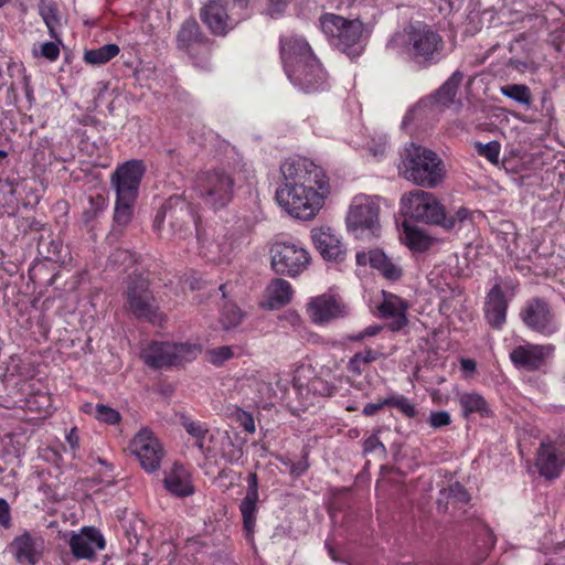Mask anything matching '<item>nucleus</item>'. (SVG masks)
<instances>
[{"mask_svg":"<svg viewBox=\"0 0 565 565\" xmlns=\"http://www.w3.org/2000/svg\"><path fill=\"white\" fill-rule=\"evenodd\" d=\"M403 215L428 225H436L446 232H458L468 222H472L473 211L460 206L454 214L447 215L445 206L437 196L424 190L405 193L401 199Z\"/></svg>","mask_w":565,"mask_h":565,"instance_id":"obj_1","label":"nucleus"},{"mask_svg":"<svg viewBox=\"0 0 565 565\" xmlns=\"http://www.w3.org/2000/svg\"><path fill=\"white\" fill-rule=\"evenodd\" d=\"M398 169L406 180L426 188H436L446 175L441 158L433 150L414 142L404 148Z\"/></svg>","mask_w":565,"mask_h":565,"instance_id":"obj_2","label":"nucleus"},{"mask_svg":"<svg viewBox=\"0 0 565 565\" xmlns=\"http://www.w3.org/2000/svg\"><path fill=\"white\" fill-rule=\"evenodd\" d=\"M239 182L241 179L234 169L215 168L198 173L194 191L203 204L217 211L233 201L235 189Z\"/></svg>","mask_w":565,"mask_h":565,"instance_id":"obj_3","label":"nucleus"},{"mask_svg":"<svg viewBox=\"0 0 565 565\" xmlns=\"http://www.w3.org/2000/svg\"><path fill=\"white\" fill-rule=\"evenodd\" d=\"M404 49L408 58L422 68L439 63L445 50L443 36L425 23L411 24L405 29Z\"/></svg>","mask_w":565,"mask_h":565,"instance_id":"obj_4","label":"nucleus"},{"mask_svg":"<svg viewBox=\"0 0 565 565\" xmlns=\"http://www.w3.org/2000/svg\"><path fill=\"white\" fill-rule=\"evenodd\" d=\"M321 31L332 45L351 58L363 52V23L360 20H348L334 13H324L319 19Z\"/></svg>","mask_w":565,"mask_h":565,"instance_id":"obj_5","label":"nucleus"},{"mask_svg":"<svg viewBox=\"0 0 565 565\" xmlns=\"http://www.w3.org/2000/svg\"><path fill=\"white\" fill-rule=\"evenodd\" d=\"M284 182L279 188H305L330 192L329 179L323 169L308 158L287 159L280 167Z\"/></svg>","mask_w":565,"mask_h":565,"instance_id":"obj_6","label":"nucleus"},{"mask_svg":"<svg viewBox=\"0 0 565 565\" xmlns=\"http://www.w3.org/2000/svg\"><path fill=\"white\" fill-rule=\"evenodd\" d=\"M381 198L365 194L355 195L349 206L345 224L355 236L379 237L381 232Z\"/></svg>","mask_w":565,"mask_h":565,"instance_id":"obj_7","label":"nucleus"},{"mask_svg":"<svg viewBox=\"0 0 565 565\" xmlns=\"http://www.w3.org/2000/svg\"><path fill=\"white\" fill-rule=\"evenodd\" d=\"M330 192L306 190L305 188H278L276 200L292 217L311 220L322 209Z\"/></svg>","mask_w":565,"mask_h":565,"instance_id":"obj_8","label":"nucleus"},{"mask_svg":"<svg viewBox=\"0 0 565 565\" xmlns=\"http://www.w3.org/2000/svg\"><path fill=\"white\" fill-rule=\"evenodd\" d=\"M200 353L194 343L152 342L141 351V359L151 369H163L193 361Z\"/></svg>","mask_w":565,"mask_h":565,"instance_id":"obj_9","label":"nucleus"},{"mask_svg":"<svg viewBox=\"0 0 565 565\" xmlns=\"http://www.w3.org/2000/svg\"><path fill=\"white\" fill-rule=\"evenodd\" d=\"M124 308L138 320L156 322L160 318L159 305L150 290L149 281L141 277H131L124 294Z\"/></svg>","mask_w":565,"mask_h":565,"instance_id":"obj_10","label":"nucleus"},{"mask_svg":"<svg viewBox=\"0 0 565 565\" xmlns=\"http://www.w3.org/2000/svg\"><path fill=\"white\" fill-rule=\"evenodd\" d=\"M271 267L279 275L296 277L310 264L308 250L296 242H275L270 248Z\"/></svg>","mask_w":565,"mask_h":565,"instance_id":"obj_11","label":"nucleus"},{"mask_svg":"<svg viewBox=\"0 0 565 565\" xmlns=\"http://www.w3.org/2000/svg\"><path fill=\"white\" fill-rule=\"evenodd\" d=\"M130 450L147 472H152L160 468L164 451L159 440L148 428L140 429L132 438Z\"/></svg>","mask_w":565,"mask_h":565,"instance_id":"obj_12","label":"nucleus"},{"mask_svg":"<svg viewBox=\"0 0 565 565\" xmlns=\"http://www.w3.org/2000/svg\"><path fill=\"white\" fill-rule=\"evenodd\" d=\"M143 173L145 164L141 160H130L120 164L111 174L116 196L136 200Z\"/></svg>","mask_w":565,"mask_h":565,"instance_id":"obj_13","label":"nucleus"},{"mask_svg":"<svg viewBox=\"0 0 565 565\" xmlns=\"http://www.w3.org/2000/svg\"><path fill=\"white\" fill-rule=\"evenodd\" d=\"M286 74L296 87L307 94L323 90L328 86L327 72L317 57Z\"/></svg>","mask_w":565,"mask_h":565,"instance_id":"obj_14","label":"nucleus"},{"mask_svg":"<svg viewBox=\"0 0 565 565\" xmlns=\"http://www.w3.org/2000/svg\"><path fill=\"white\" fill-rule=\"evenodd\" d=\"M553 344H534L526 342L515 347L510 352V360L518 369L535 372L546 365L547 360L554 354Z\"/></svg>","mask_w":565,"mask_h":565,"instance_id":"obj_15","label":"nucleus"},{"mask_svg":"<svg viewBox=\"0 0 565 565\" xmlns=\"http://www.w3.org/2000/svg\"><path fill=\"white\" fill-rule=\"evenodd\" d=\"M523 323L534 332L550 335L557 330L550 305L541 299L529 300L520 312Z\"/></svg>","mask_w":565,"mask_h":565,"instance_id":"obj_16","label":"nucleus"},{"mask_svg":"<svg viewBox=\"0 0 565 565\" xmlns=\"http://www.w3.org/2000/svg\"><path fill=\"white\" fill-rule=\"evenodd\" d=\"M565 466V448L562 444L544 439L536 452L535 467L540 475L548 480L561 475Z\"/></svg>","mask_w":565,"mask_h":565,"instance_id":"obj_17","label":"nucleus"},{"mask_svg":"<svg viewBox=\"0 0 565 565\" xmlns=\"http://www.w3.org/2000/svg\"><path fill=\"white\" fill-rule=\"evenodd\" d=\"M68 544L76 559L90 561L97 551L105 548L106 542L100 531L93 526H85L78 533H72Z\"/></svg>","mask_w":565,"mask_h":565,"instance_id":"obj_18","label":"nucleus"},{"mask_svg":"<svg viewBox=\"0 0 565 565\" xmlns=\"http://www.w3.org/2000/svg\"><path fill=\"white\" fill-rule=\"evenodd\" d=\"M307 310L311 321L317 324H323L347 315L345 305L332 295H321L311 299Z\"/></svg>","mask_w":565,"mask_h":565,"instance_id":"obj_19","label":"nucleus"},{"mask_svg":"<svg viewBox=\"0 0 565 565\" xmlns=\"http://www.w3.org/2000/svg\"><path fill=\"white\" fill-rule=\"evenodd\" d=\"M280 57L285 72L288 73L291 68L315 58L316 55L305 39L291 35L280 39Z\"/></svg>","mask_w":565,"mask_h":565,"instance_id":"obj_20","label":"nucleus"},{"mask_svg":"<svg viewBox=\"0 0 565 565\" xmlns=\"http://www.w3.org/2000/svg\"><path fill=\"white\" fill-rule=\"evenodd\" d=\"M311 239L315 247L326 260L341 262L345 255V248L330 227H319L311 231Z\"/></svg>","mask_w":565,"mask_h":565,"instance_id":"obj_21","label":"nucleus"},{"mask_svg":"<svg viewBox=\"0 0 565 565\" xmlns=\"http://www.w3.org/2000/svg\"><path fill=\"white\" fill-rule=\"evenodd\" d=\"M200 17L214 35L224 36L234 28L225 6L220 0H210L201 9Z\"/></svg>","mask_w":565,"mask_h":565,"instance_id":"obj_22","label":"nucleus"},{"mask_svg":"<svg viewBox=\"0 0 565 565\" xmlns=\"http://www.w3.org/2000/svg\"><path fill=\"white\" fill-rule=\"evenodd\" d=\"M9 551L18 563L35 565L42 557V540L24 531L13 539L9 545Z\"/></svg>","mask_w":565,"mask_h":565,"instance_id":"obj_23","label":"nucleus"},{"mask_svg":"<svg viewBox=\"0 0 565 565\" xmlns=\"http://www.w3.org/2000/svg\"><path fill=\"white\" fill-rule=\"evenodd\" d=\"M355 258L358 265L364 266L370 264L371 267L377 269L386 279L398 280L403 275L401 266L394 263L380 249L358 252Z\"/></svg>","mask_w":565,"mask_h":565,"instance_id":"obj_24","label":"nucleus"},{"mask_svg":"<svg viewBox=\"0 0 565 565\" xmlns=\"http://www.w3.org/2000/svg\"><path fill=\"white\" fill-rule=\"evenodd\" d=\"M507 310L508 300L504 297L501 285L497 282L486 297L484 317L492 328L500 329L505 322Z\"/></svg>","mask_w":565,"mask_h":565,"instance_id":"obj_25","label":"nucleus"},{"mask_svg":"<svg viewBox=\"0 0 565 565\" xmlns=\"http://www.w3.org/2000/svg\"><path fill=\"white\" fill-rule=\"evenodd\" d=\"M247 492L239 504V511L243 518L244 529L253 533L256 523L257 501H258V479L256 472L247 476Z\"/></svg>","mask_w":565,"mask_h":565,"instance_id":"obj_26","label":"nucleus"},{"mask_svg":"<svg viewBox=\"0 0 565 565\" xmlns=\"http://www.w3.org/2000/svg\"><path fill=\"white\" fill-rule=\"evenodd\" d=\"M408 303L402 298L384 292L383 302L379 306V311L383 318H392L390 327L393 331L402 330L407 323L406 310Z\"/></svg>","mask_w":565,"mask_h":565,"instance_id":"obj_27","label":"nucleus"},{"mask_svg":"<svg viewBox=\"0 0 565 565\" xmlns=\"http://www.w3.org/2000/svg\"><path fill=\"white\" fill-rule=\"evenodd\" d=\"M211 41L206 39L195 21H185L178 33V46L182 50L192 51L195 45H202L211 50Z\"/></svg>","mask_w":565,"mask_h":565,"instance_id":"obj_28","label":"nucleus"},{"mask_svg":"<svg viewBox=\"0 0 565 565\" xmlns=\"http://www.w3.org/2000/svg\"><path fill=\"white\" fill-rule=\"evenodd\" d=\"M163 482L166 489L177 497H188L194 492L191 477L182 466L175 465Z\"/></svg>","mask_w":565,"mask_h":565,"instance_id":"obj_29","label":"nucleus"},{"mask_svg":"<svg viewBox=\"0 0 565 565\" xmlns=\"http://www.w3.org/2000/svg\"><path fill=\"white\" fill-rule=\"evenodd\" d=\"M458 402L461 408V414L465 418H469L472 414H478L480 417L492 416V411L489 407L488 402L479 393H462L458 396Z\"/></svg>","mask_w":565,"mask_h":565,"instance_id":"obj_30","label":"nucleus"},{"mask_svg":"<svg viewBox=\"0 0 565 565\" xmlns=\"http://www.w3.org/2000/svg\"><path fill=\"white\" fill-rule=\"evenodd\" d=\"M292 294V287L287 280L282 278H275L266 288L269 309H279L289 303Z\"/></svg>","mask_w":565,"mask_h":565,"instance_id":"obj_31","label":"nucleus"},{"mask_svg":"<svg viewBox=\"0 0 565 565\" xmlns=\"http://www.w3.org/2000/svg\"><path fill=\"white\" fill-rule=\"evenodd\" d=\"M404 242L414 252L428 250L436 239L429 236L424 230L403 222Z\"/></svg>","mask_w":565,"mask_h":565,"instance_id":"obj_32","label":"nucleus"},{"mask_svg":"<svg viewBox=\"0 0 565 565\" xmlns=\"http://www.w3.org/2000/svg\"><path fill=\"white\" fill-rule=\"evenodd\" d=\"M163 214L164 216L167 214L169 216L172 234L180 238H184L186 232L190 231L191 223L194 222V216L191 211L181 203L180 209H164Z\"/></svg>","mask_w":565,"mask_h":565,"instance_id":"obj_33","label":"nucleus"},{"mask_svg":"<svg viewBox=\"0 0 565 565\" xmlns=\"http://www.w3.org/2000/svg\"><path fill=\"white\" fill-rule=\"evenodd\" d=\"M199 242L200 253L203 255V257L212 263L223 262L231 250V244L224 236L221 241L202 239L201 236H199Z\"/></svg>","mask_w":565,"mask_h":565,"instance_id":"obj_34","label":"nucleus"},{"mask_svg":"<svg viewBox=\"0 0 565 565\" xmlns=\"http://www.w3.org/2000/svg\"><path fill=\"white\" fill-rule=\"evenodd\" d=\"M120 49L115 43L105 44L98 49L87 50L84 53V61L90 65H103L117 56Z\"/></svg>","mask_w":565,"mask_h":565,"instance_id":"obj_35","label":"nucleus"},{"mask_svg":"<svg viewBox=\"0 0 565 565\" xmlns=\"http://www.w3.org/2000/svg\"><path fill=\"white\" fill-rule=\"evenodd\" d=\"M500 93L521 104L525 107H530L532 104V93L529 86L524 84H507L500 87Z\"/></svg>","mask_w":565,"mask_h":565,"instance_id":"obj_36","label":"nucleus"},{"mask_svg":"<svg viewBox=\"0 0 565 565\" xmlns=\"http://www.w3.org/2000/svg\"><path fill=\"white\" fill-rule=\"evenodd\" d=\"M462 73L456 71L444 83L436 94L437 102L441 105L450 104L458 90V87L462 81Z\"/></svg>","mask_w":565,"mask_h":565,"instance_id":"obj_37","label":"nucleus"},{"mask_svg":"<svg viewBox=\"0 0 565 565\" xmlns=\"http://www.w3.org/2000/svg\"><path fill=\"white\" fill-rule=\"evenodd\" d=\"M135 201L136 200H124L122 198L116 196L114 214L115 227L113 233H115L116 227H125L131 221Z\"/></svg>","mask_w":565,"mask_h":565,"instance_id":"obj_38","label":"nucleus"},{"mask_svg":"<svg viewBox=\"0 0 565 565\" xmlns=\"http://www.w3.org/2000/svg\"><path fill=\"white\" fill-rule=\"evenodd\" d=\"M40 15L49 29L53 39H58L57 29L61 26L57 7L54 3H43L40 6Z\"/></svg>","mask_w":565,"mask_h":565,"instance_id":"obj_39","label":"nucleus"},{"mask_svg":"<svg viewBox=\"0 0 565 565\" xmlns=\"http://www.w3.org/2000/svg\"><path fill=\"white\" fill-rule=\"evenodd\" d=\"M243 319V313L236 305H225L221 315V323L225 330L237 327Z\"/></svg>","mask_w":565,"mask_h":565,"instance_id":"obj_40","label":"nucleus"},{"mask_svg":"<svg viewBox=\"0 0 565 565\" xmlns=\"http://www.w3.org/2000/svg\"><path fill=\"white\" fill-rule=\"evenodd\" d=\"M385 403H388V406L395 407L398 409L404 416L408 418H414L417 415V409L415 405L403 395H394L385 398Z\"/></svg>","mask_w":565,"mask_h":565,"instance_id":"obj_41","label":"nucleus"},{"mask_svg":"<svg viewBox=\"0 0 565 565\" xmlns=\"http://www.w3.org/2000/svg\"><path fill=\"white\" fill-rule=\"evenodd\" d=\"M475 149L481 157L487 158L491 163H497L499 160L501 146L498 141H490L487 143L475 142Z\"/></svg>","mask_w":565,"mask_h":565,"instance_id":"obj_42","label":"nucleus"},{"mask_svg":"<svg viewBox=\"0 0 565 565\" xmlns=\"http://www.w3.org/2000/svg\"><path fill=\"white\" fill-rule=\"evenodd\" d=\"M106 202L103 195L89 196L88 207L83 212V217L86 223L94 220L100 212L105 210Z\"/></svg>","mask_w":565,"mask_h":565,"instance_id":"obj_43","label":"nucleus"},{"mask_svg":"<svg viewBox=\"0 0 565 565\" xmlns=\"http://www.w3.org/2000/svg\"><path fill=\"white\" fill-rule=\"evenodd\" d=\"M95 417L106 424H116L120 420V415L116 409L103 404L95 405Z\"/></svg>","mask_w":565,"mask_h":565,"instance_id":"obj_44","label":"nucleus"},{"mask_svg":"<svg viewBox=\"0 0 565 565\" xmlns=\"http://www.w3.org/2000/svg\"><path fill=\"white\" fill-rule=\"evenodd\" d=\"M209 361L216 366H221L225 361L234 356L232 347L224 345L212 349L207 352Z\"/></svg>","mask_w":565,"mask_h":565,"instance_id":"obj_45","label":"nucleus"},{"mask_svg":"<svg viewBox=\"0 0 565 565\" xmlns=\"http://www.w3.org/2000/svg\"><path fill=\"white\" fill-rule=\"evenodd\" d=\"M109 265L124 266L125 268L132 263V255L126 249H116L108 259Z\"/></svg>","mask_w":565,"mask_h":565,"instance_id":"obj_46","label":"nucleus"},{"mask_svg":"<svg viewBox=\"0 0 565 565\" xmlns=\"http://www.w3.org/2000/svg\"><path fill=\"white\" fill-rule=\"evenodd\" d=\"M235 418L236 422L247 431V433H255L256 426L254 422V417L249 412L243 411L238 408L235 412Z\"/></svg>","mask_w":565,"mask_h":565,"instance_id":"obj_47","label":"nucleus"},{"mask_svg":"<svg viewBox=\"0 0 565 565\" xmlns=\"http://www.w3.org/2000/svg\"><path fill=\"white\" fill-rule=\"evenodd\" d=\"M448 498L454 502L467 503L470 500V495L467 490L458 482L450 486L448 491Z\"/></svg>","mask_w":565,"mask_h":565,"instance_id":"obj_48","label":"nucleus"},{"mask_svg":"<svg viewBox=\"0 0 565 565\" xmlns=\"http://www.w3.org/2000/svg\"><path fill=\"white\" fill-rule=\"evenodd\" d=\"M30 409L46 411L51 406V398L46 394H39L26 399Z\"/></svg>","mask_w":565,"mask_h":565,"instance_id":"obj_49","label":"nucleus"},{"mask_svg":"<svg viewBox=\"0 0 565 565\" xmlns=\"http://www.w3.org/2000/svg\"><path fill=\"white\" fill-rule=\"evenodd\" d=\"M367 364L356 354H354L347 364V370L354 376H361L367 369Z\"/></svg>","mask_w":565,"mask_h":565,"instance_id":"obj_50","label":"nucleus"},{"mask_svg":"<svg viewBox=\"0 0 565 565\" xmlns=\"http://www.w3.org/2000/svg\"><path fill=\"white\" fill-rule=\"evenodd\" d=\"M450 422V415L446 411L433 412L429 416V424L434 428L448 426Z\"/></svg>","mask_w":565,"mask_h":565,"instance_id":"obj_51","label":"nucleus"},{"mask_svg":"<svg viewBox=\"0 0 565 565\" xmlns=\"http://www.w3.org/2000/svg\"><path fill=\"white\" fill-rule=\"evenodd\" d=\"M0 525L4 529L12 526L11 508L3 498H0Z\"/></svg>","mask_w":565,"mask_h":565,"instance_id":"obj_52","label":"nucleus"},{"mask_svg":"<svg viewBox=\"0 0 565 565\" xmlns=\"http://www.w3.org/2000/svg\"><path fill=\"white\" fill-rule=\"evenodd\" d=\"M380 449L383 455L386 454V448L384 444L376 437V435H371L363 443V451L364 454H370Z\"/></svg>","mask_w":565,"mask_h":565,"instance_id":"obj_53","label":"nucleus"},{"mask_svg":"<svg viewBox=\"0 0 565 565\" xmlns=\"http://www.w3.org/2000/svg\"><path fill=\"white\" fill-rule=\"evenodd\" d=\"M185 430L196 439H204L207 434V429L204 428L201 424L196 422H186L184 423Z\"/></svg>","mask_w":565,"mask_h":565,"instance_id":"obj_54","label":"nucleus"},{"mask_svg":"<svg viewBox=\"0 0 565 565\" xmlns=\"http://www.w3.org/2000/svg\"><path fill=\"white\" fill-rule=\"evenodd\" d=\"M41 55L50 61H55L60 55L58 45L54 42H45L41 46Z\"/></svg>","mask_w":565,"mask_h":565,"instance_id":"obj_55","label":"nucleus"},{"mask_svg":"<svg viewBox=\"0 0 565 565\" xmlns=\"http://www.w3.org/2000/svg\"><path fill=\"white\" fill-rule=\"evenodd\" d=\"M288 0H268L267 11L271 17L279 15L287 7Z\"/></svg>","mask_w":565,"mask_h":565,"instance_id":"obj_56","label":"nucleus"},{"mask_svg":"<svg viewBox=\"0 0 565 565\" xmlns=\"http://www.w3.org/2000/svg\"><path fill=\"white\" fill-rule=\"evenodd\" d=\"M355 354L359 355L367 365L381 356L380 352L372 349H365L363 351L356 352Z\"/></svg>","mask_w":565,"mask_h":565,"instance_id":"obj_57","label":"nucleus"},{"mask_svg":"<svg viewBox=\"0 0 565 565\" xmlns=\"http://www.w3.org/2000/svg\"><path fill=\"white\" fill-rule=\"evenodd\" d=\"M384 406H388V403H385V398L380 401L379 403H369L364 406L362 413L365 416H372L376 414L380 409H382Z\"/></svg>","mask_w":565,"mask_h":565,"instance_id":"obj_58","label":"nucleus"},{"mask_svg":"<svg viewBox=\"0 0 565 565\" xmlns=\"http://www.w3.org/2000/svg\"><path fill=\"white\" fill-rule=\"evenodd\" d=\"M66 440L73 450L78 448L79 437H78V431H77L76 427H73L68 431V434L66 435Z\"/></svg>","mask_w":565,"mask_h":565,"instance_id":"obj_59","label":"nucleus"},{"mask_svg":"<svg viewBox=\"0 0 565 565\" xmlns=\"http://www.w3.org/2000/svg\"><path fill=\"white\" fill-rule=\"evenodd\" d=\"M258 387L259 397L260 398H270L273 388L270 386V383L267 382H260Z\"/></svg>","mask_w":565,"mask_h":565,"instance_id":"obj_60","label":"nucleus"},{"mask_svg":"<svg viewBox=\"0 0 565 565\" xmlns=\"http://www.w3.org/2000/svg\"><path fill=\"white\" fill-rule=\"evenodd\" d=\"M381 330H382L381 326L374 324V326L366 327L363 330V332H364L365 338H370V337H375L376 334H379Z\"/></svg>","mask_w":565,"mask_h":565,"instance_id":"obj_61","label":"nucleus"},{"mask_svg":"<svg viewBox=\"0 0 565 565\" xmlns=\"http://www.w3.org/2000/svg\"><path fill=\"white\" fill-rule=\"evenodd\" d=\"M461 369L468 372H473L476 370V362L471 359H462L461 362Z\"/></svg>","mask_w":565,"mask_h":565,"instance_id":"obj_62","label":"nucleus"},{"mask_svg":"<svg viewBox=\"0 0 565 565\" xmlns=\"http://www.w3.org/2000/svg\"><path fill=\"white\" fill-rule=\"evenodd\" d=\"M307 468H308V465L306 462H299L291 467V473L300 476L307 470Z\"/></svg>","mask_w":565,"mask_h":565,"instance_id":"obj_63","label":"nucleus"},{"mask_svg":"<svg viewBox=\"0 0 565 565\" xmlns=\"http://www.w3.org/2000/svg\"><path fill=\"white\" fill-rule=\"evenodd\" d=\"M349 339H350L351 341H356V342H359V341L364 340V339H365V335H364V332H363V331H361V332H359V333H356V334L350 335V337H349Z\"/></svg>","mask_w":565,"mask_h":565,"instance_id":"obj_64","label":"nucleus"}]
</instances>
